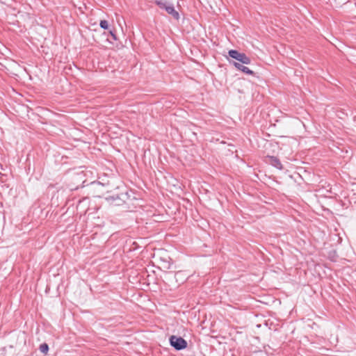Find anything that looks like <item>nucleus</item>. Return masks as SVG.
<instances>
[{
  "label": "nucleus",
  "mask_w": 356,
  "mask_h": 356,
  "mask_svg": "<svg viewBox=\"0 0 356 356\" xmlns=\"http://www.w3.org/2000/svg\"><path fill=\"white\" fill-rule=\"evenodd\" d=\"M164 10L168 14L171 15L175 19H179V13L175 10V9L172 5H168L167 7H165Z\"/></svg>",
  "instance_id": "obj_6"
},
{
  "label": "nucleus",
  "mask_w": 356,
  "mask_h": 356,
  "mask_svg": "<svg viewBox=\"0 0 356 356\" xmlns=\"http://www.w3.org/2000/svg\"><path fill=\"white\" fill-rule=\"evenodd\" d=\"M99 26L102 29L105 30L108 29V23L106 20H101Z\"/></svg>",
  "instance_id": "obj_9"
},
{
  "label": "nucleus",
  "mask_w": 356,
  "mask_h": 356,
  "mask_svg": "<svg viewBox=\"0 0 356 356\" xmlns=\"http://www.w3.org/2000/svg\"><path fill=\"white\" fill-rule=\"evenodd\" d=\"M228 55L232 58H234L242 64H246L248 65L250 63L251 60L250 58L246 56L244 53H241L237 50L231 49L228 51Z\"/></svg>",
  "instance_id": "obj_3"
},
{
  "label": "nucleus",
  "mask_w": 356,
  "mask_h": 356,
  "mask_svg": "<svg viewBox=\"0 0 356 356\" xmlns=\"http://www.w3.org/2000/svg\"><path fill=\"white\" fill-rule=\"evenodd\" d=\"M39 349L41 353L47 355L49 350V346L47 343H43L40 346Z\"/></svg>",
  "instance_id": "obj_7"
},
{
  "label": "nucleus",
  "mask_w": 356,
  "mask_h": 356,
  "mask_svg": "<svg viewBox=\"0 0 356 356\" xmlns=\"http://www.w3.org/2000/svg\"><path fill=\"white\" fill-rule=\"evenodd\" d=\"M109 33H110V35H111L112 38H113L114 40H117L116 35H115V33L113 31H109Z\"/></svg>",
  "instance_id": "obj_10"
},
{
  "label": "nucleus",
  "mask_w": 356,
  "mask_h": 356,
  "mask_svg": "<svg viewBox=\"0 0 356 356\" xmlns=\"http://www.w3.org/2000/svg\"><path fill=\"white\" fill-rule=\"evenodd\" d=\"M266 159H268L267 162H268L270 164H271L276 168L279 170H282L283 168V166L278 158L273 156H268Z\"/></svg>",
  "instance_id": "obj_4"
},
{
  "label": "nucleus",
  "mask_w": 356,
  "mask_h": 356,
  "mask_svg": "<svg viewBox=\"0 0 356 356\" xmlns=\"http://www.w3.org/2000/svg\"><path fill=\"white\" fill-rule=\"evenodd\" d=\"M170 343L177 350L185 349L187 347V341L181 337L172 335L169 339Z\"/></svg>",
  "instance_id": "obj_2"
},
{
  "label": "nucleus",
  "mask_w": 356,
  "mask_h": 356,
  "mask_svg": "<svg viewBox=\"0 0 356 356\" xmlns=\"http://www.w3.org/2000/svg\"><path fill=\"white\" fill-rule=\"evenodd\" d=\"M233 64L237 70H241V72H244L245 74H249V75L254 74V72L252 70H250L248 67L243 65L242 64H241L239 63H236V62H234Z\"/></svg>",
  "instance_id": "obj_5"
},
{
  "label": "nucleus",
  "mask_w": 356,
  "mask_h": 356,
  "mask_svg": "<svg viewBox=\"0 0 356 356\" xmlns=\"http://www.w3.org/2000/svg\"><path fill=\"white\" fill-rule=\"evenodd\" d=\"M155 3L161 9H165V7L168 6L166 2H164L161 0H156Z\"/></svg>",
  "instance_id": "obj_8"
},
{
  "label": "nucleus",
  "mask_w": 356,
  "mask_h": 356,
  "mask_svg": "<svg viewBox=\"0 0 356 356\" xmlns=\"http://www.w3.org/2000/svg\"><path fill=\"white\" fill-rule=\"evenodd\" d=\"M130 198L128 191L122 192L120 194L110 195L107 197L106 200L115 206H120L126 203Z\"/></svg>",
  "instance_id": "obj_1"
}]
</instances>
